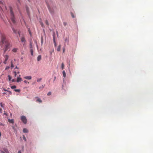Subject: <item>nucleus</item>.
<instances>
[{
	"label": "nucleus",
	"mask_w": 153,
	"mask_h": 153,
	"mask_svg": "<svg viewBox=\"0 0 153 153\" xmlns=\"http://www.w3.org/2000/svg\"><path fill=\"white\" fill-rule=\"evenodd\" d=\"M12 29H13V30L14 33H16L17 31L16 30H15L13 28Z\"/></svg>",
	"instance_id": "obj_26"
},
{
	"label": "nucleus",
	"mask_w": 153,
	"mask_h": 153,
	"mask_svg": "<svg viewBox=\"0 0 153 153\" xmlns=\"http://www.w3.org/2000/svg\"><path fill=\"white\" fill-rule=\"evenodd\" d=\"M4 104H3L2 102H1L0 103V105L2 108L4 107Z\"/></svg>",
	"instance_id": "obj_23"
},
{
	"label": "nucleus",
	"mask_w": 153,
	"mask_h": 153,
	"mask_svg": "<svg viewBox=\"0 0 153 153\" xmlns=\"http://www.w3.org/2000/svg\"><path fill=\"white\" fill-rule=\"evenodd\" d=\"M37 98V100H36V101L37 102H40V103H41L42 102V100L39 98Z\"/></svg>",
	"instance_id": "obj_14"
},
{
	"label": "nucleus",
	"mask_w": 153,
	"mask_h": 153,
	"mask_svg": "<svg viewBox=\"0 0 153 153\" xmlns=\"http://www.w3.org/2000/svg\"><path fill=\"white\" fill-rule=\"evenodd\" d=\"M14 67V66L12 62L11 61V67L13 68Z\"/></svg>",
	"instance_id": "obj_32"
},
{
	"label": "nucleus",
	"mask_w": 153,
	"mask_h": 153,
	"mask_svg": "<svg viewBox=\"0 0 153 153\" xmlns=\"http://www.w3.org/2000/svg\"><path fill=\"white\" fill-rule=\"evenodd\" d=\"M3 90H4V91H7V92H8L9 93L8 95V96H7V97H9V95H11L12 94V92L11 91H9L8 90H6L5 89H4V88Z\"/></svg>",
	"instance_id": "obj_7"
},
{
	"label": "nucleus",
	"mask_w": 153,
	"mask_h": 153,
	"mask_svg": "<svg viewBox=\"0 0 153 153\" xmlns=\"http://www.w3.org/2000/svg\"><path fill=\"white\" fill-rule=\"evenodd\" d=\"M9 78V81H10L11 79V77L10 75H8V76Z\"/></svg>",
	"instance_id": "obj_31"
},
{
	"label": "nucleus",
	"mask_w": 153,
	"mask_h": 153,
	"mask_svg": "<svg viewBox=\"0 0 153 153\" xmlns=\"http://www.w3.org/2000/svg\"><path fill=\"white\" fill-rule=\"evenodd\" d=\"M65 51V48H64V49L63 50V52L64 53Z\"/></svg>",
	"instance_id": "obj_45"
},
{
	"label": "nucleus",
	"mask_w": 153,
	"mask_h": 153,
	"mask_svg": "<svg viewBox=\"0 0 153 153\" xmlns=\"http://www.w3.org/2000/svg\"><path fill=\"white\" fill-rule=\"evenodd\" d=\"M45 23L46 24L48 25H49V23H48V21L47 20H46L45 21Z\"/></svg>",
	"instance_id": "obj_30"
},
{
	"label": "nucleus",
	"mask_w": 153,
	"mask_h": 153,
	"mask_svg": "<svg viewBox=\"0 0 153 153\" xmlns=\"http://www.w3.org/2000/svg\"><path fill=\"white\" fill-rule=\"evenodd\" d=\"M44 88V86L43 85H42V88Z\"/></svg>",
	"instance_id": "obj_51"
},
{
	"label": "nucleus",
	"mask_w": 153,
	"mask_h": 153,
	"mask_svg": "<svg viewBox=\"0 0 153 153\" xmlns=\"http://www.w3.org/2000/svg\"><path fill=\"white\" fill-rule=\"evenodd\" d=\"M46 3L47 4V6L48 7V9L49 10L50 13L51 14L53 15L54 13V11L53 9L51 6V4H52V2L50 1V3L48 2V1H46Z\"/></svg>",
	"instance_id": "obj_3"
},
{
	"label": "nucleus",
	"mask_w": 153,
	"mask_h": 153,
	"mask_svg": "<svg viewBox=\"0 0 153 153\" xmlns=\"http://www.w3.org/2000/svg\"><path fill=\"white\" fill-rule=\"evenodd\" d=\"M2 111V110L1 108H0V113H1Z\"/></svg>",
	"instance_id": "obj_40"
},
{
	"label": "nucleus",
	"mask_w": 153,
	"mask_h": 153,
	"mask_svg": "<svg viewBox=\"0 0 153 153\" xmlns=\"http://www.w3.org/2000/svg\"><path fill=\"white\" fill-rule=\"evenodd\" d=\"M30 49H32V45L31 43H30Z\"/></svg>",
	"instance_id": "obj_38"
},
{
	"label": "nucleus",
	"mask_w": 153,
	"mask_h": 153,
	"mask_svg": "<svg viewBox=\"0 0 153 153\" xmlns=\"http://www.w3.org/2000/svg\"><path fill=\"white\" fill-rule=\"evenodd\" d=\"M55 78H56V77H55V78H54V79H55Z\"/></svg>",
	"instance_id": "obj_52"
},
{
	"label": "nucleus",
	"mask_w": 153,
	"mask_h": 153,
	"mask_svg": "<svg viewBox=\"0 0 153 153\" xmlns=\"http://www.w3.org/2000/svg\"><path fill=\"white\" fill-rule=\"evenodd\" d=\"M14 91H15L16 92H19L20 90L19 89H15Z\"/></svg>",
	"instance_id": "obj_29"
},
{
	"label": "nucleus",
	"mask_w": 153,
	"mask_h": 153,
	"mask_svg": "<svg viewBox=\"0 0 153 153\" xmlns=\"http://www.w3.org/2000/svg\"><path fill=\"white\" fill-rule=\"evenodd\" d=\"M10 68V67L9 66H7L6 67V68H5V70H8V69H9Z\"/></svg>",
	"instance_id": "obj_35"
},
{
	"label": "nucleus",
	"mask_w": 153,
	"mask_h": 153,
	"mask_svg": "<svg viewBox=\"0 0 153 153\" xmlns=\"http://www.w3.org/2000/svg\"><path fill=\"white\" fill-rule=\"evenodd\" d=\"M15 68L18 69L19 68L17 67V66H16Z\"/></svg>",
	"instance_id": "obj_48"
},
{
	"label": "nucleus",
	"mask_w": 153,
	"mask_h": 153,
	"mask_svg": "<svg viewBox=\"0 0 153 153\" xmlns=\"http://www.w3.org/2000/svg\"><path fill=\"white\" fill-rule=\"evenodd\" d=\"M3 150H0L1 153H9L8 149L6 148H4L3 149Z\"/></svg>",
	"instance_id": "obj_5"
},
{
	"label": "nucleus",
	"mask_w": 153,
	"mask_h": 153,
	"mask_svg": "<svg viewBox=\"0 0 153 153\" xmlns=\"http://www.w3.org/2000/svg\"><path fill=\"white\" fill-rule=\"evenodd\" d=\"M41 42L42 43V42H43V40H42V41H41Z\"/></svg>",
	"instance_id": "obj_49"
},
{
	"label": "nucleus",
	"mask_w": 153,
	"mask_h": 153,
	"mask_svg": "<svg viewBox=\"0 0 153 153\" xmlns=\"http://www.w3.org/2000/svg\"><path fill=\"white\" fill-rule=\"evenodd\" d=\"M39 22H40V23L41 26H42V27H44V25L43 22L42 21H40Z\"/></svg>",
	"instance_id": "obj_19"
},
{
	"label": "nucleus",
	"mask_w": 153,
	"mask_h": 153,
	"mask_svg": "<svg viewBox=\"0 0 153 153\" xmlns=\"http://www.w3.org/2000/svg\"><path fill=\"white\" fill-rule=\"evenodd\" d=\"M23 131L24 133H27L28 132V130L26 128H24Z\"/></svg>",
	"instance_id": "obj_11"
},
{
	"label": "nucleus",
	"mask_w": 153,
	"mask_h": 153,
	"mask_svg": "<svg viewBox=\"0 0 153 153\" xmlns=\"http://www.w3.org/2000/svg\"><path fill=\"white\" fill-rule=\"evenodd\" d=\"M19 1V0H18Z\"/></svg>",
	"instance_id": "obj_53"
},
{
	"label": "nucleus",
	"mask_w": 153,
	"mask_h": 153,
	"mask_svg": "<svg viewBox=\"0 0 153 153\" xmlns=\"http://www.w3.org/2000/svg\"><path fill=\"white\" fill-rule=\"evenodd\" d=\"M41 59V56L39 55L37 57V61H40Z\"/></svg>",
	"instance_id": "obj_15"
},
{
	"label": "nucleus",
	"mask_w": 153,
	"mask_h": 153,
	"mask_svg": "<svg viewBox=\"0 0 153 153\" xmlns=\"http://www.w3.org/2000/svg\"><path fill=\"white\" fill-rule=\"evenodd\" d=\"M30 52L31 53V54L32 56L33 55V51L32 49H30Z\"/></svg>",
	"instance_id": "obj_20"
},
{
	"label": "nucleus",
	"mask_w": 153,
	"mask_h": 153,
	"mask_svg": "<svg viewBox=\"0 0 153 153\" xmlns=\"http://www.w3.org/2000/svg\"><path fill=\"white\" fill-rule=\"evenodd\" d=\"M21 41L22 42L25 43L26 42L25 39L24 37H22L21 39Z\"/></svg>",
	"instance_id": "obj_9"
},
{
	"label": "nucleus",
	"mask_w": 153,
	"mask_h": 153,
	"mask_svg": "<svg viewBox=\"0 0 153 153\" xmlns=\"http://www.w3.org/2000/svg\"><path fill=\"white\" fill-rule=\"evenodd\" d=\"M7 94V93H6V92H3V94Z\"/></svg>",
	"instance_id": "obj_41"
},
{
	"label": "nucleus",
	"mask_w": 153,
	"mask_h": 153,
	"mask_svg": "<svg viewBox=\"0 0 153 153\" xmlns=\"http://www.w3.org/2000/svg\"><path fill=\"white\" fill-rule=\"evenodd\" d=\"M21 75H19L17 77L16 82H21L22 81V79L20 77Z\"/></svg>",
	"instance_id": "obj_6"
},
{
	"label": "nucleus",
	"mask_w": 153,
	"mask_h": 153,
	"mask_svg": "<svg viewBox=\"0 0 153 153\" xmlns=\"http://www.w3.org/2000/svg\"><path fill=\"white\" fill-rule=\"evenodd\" d=\"M51 92H49L47 94V95L50 96L51 95Z\"/></svg>",
	"instance_id": "obj_33"
},
{
	"label": "nucleus",
	"mask_w": 153,
	"mask_h": 153,
	"mask_svg": "<svg viewBox=\"0 0 153 153\" xmlns=\"http://www.w3.org/2000/svg\"><path fill=\"white\" fill-rule=\"evenodd\" d=\"M7 60H4V62L3 63L4 64H7Z\"/></svg>",
	"instance_id": "obj_37"
},
{
	"label": "nucleus",
	"mask_w": 153,
	"mask_h": 153,
	"mask_svg": "<svg viewBox=\"0 0 153 153\" xmlns=\"http://www.w3.org/2000/svg\"><path fill=\"white\" fill-rule=\"evenodd\" d=\"M61 68L62 69H63L64 68V65L63 63H62L61 65Z\"/></svg>",
	"instance_id": "obj_21"
},
{
	"label": "nucleus",
	"mask_w": 153,
	"mask_h": 153,
	"mask_svg": "<svg viewBox=\"0 0 153 153\" xmlns=\"http://www.w3.org/2000/svg\"><path fill=\"white\" fill-rule=\"evenodd\" d=\"M10 10V20L13 24H15L16 21L14 13L12 10V8L11 7H9Z\"/></svg>",
	"instance_id": "obj_2"
},
{
	"label": "nucleus",
	"mask_w": 153,
	"mask_h": 153,
	"mask_svg": "<svg viewBox=\"0 0 153 153\" xmlns=\"http://www.w3.org/2000/svg\"><path fill=\"white\" fill-rule=\"evenodd\" d=\"M61 45H59L58 47L57 48V51H60L61 48Z\"/></svg>",
	"instance_id": "obj_10"
},
{
	"label": "nucleus",
	"mask_w": 153,
	"mask_h": 153,
	"mask_svg": "<svg viewBox=\"0 0 153 153\" xmlns=\"http://www.w3.org/2000/svg\"><path fill=\"white\" fill-rule=\"evenodd\" d=\"M23 139L24 140H25V141H26V139L25 136L24 135H23Z\"/></svg>",
	"instance_id": "obj_25"
},
{
	"label": "nucleus",
	"mask_w": 153,
	"mask_h": 153,
	"mask_svg": "<svg viewBox=\"0 0 153 153\" xmlns=\"http://www.w3.org/2000/svg\"><path fill=\"white\" fill-rule=\"evenodd\" d=\"M14 77H16V75H17V73H16V71H14Z\"/></svg>",
	"instance_id": "obj_28"
},
{
	"label": "nucleus",
	"mask_w": 153,
	"mask_h": 153,
	"mask_svg": "<svg viewBox=\"0 0 153 153\" xmlns=\"http://www.w3.org/2000/svg\"><path fill=\"white\" fill-rule=\"evenodd\" d=\"M24 78L25 79L30 80L32 78V77L31 76H27L24 77Z\"/></svg>",
	"instance_id": "obj_8"
},
{
	"label": "nucleus",
	"mask_w": 153,
	"mask_h": 153,
	"mask_svg": "<svg viewBox=\"0 0 153 153\" xmlns=\"http://www.w3.org/2000/svg\"><path fill=\"white\" fill-rule=\"evenodd\" d=\"M24 82H25V83H27V81H26V80H25V81H24Z\"/></svg>",
	"instance_id": "obj_42"
},
{
	"label": "nucleus",
	"mask_w": 153,
	"mask_h": 153,
	"mask_svg": "<svg viewBox=\"0 0 153 153\" xmlns=\"http://www.w3.org/2000/svg\"><path fill=\"white\" fill-rule=\"evenodd\" d=\"M21 119L22 121L25 124H26L27 122V120L26 117L25 116H22L21 117Z\"/></svg>",
	"instance_id": "obj_4"
},
{
	"label": "nucleus",
	"mask_w": 153,
	"mask_h": 153,
	"mask_svg": "<svg viewBox=\"0 0 153 153\" xmlns=\"http://www.w3.org/2000/svg\"><path fill=\"white\" fill-rule=\"evenodd\" d=\"M41 80H42L41 78L38 79H37V81L38 82H39Z\"/></svg>",
	"instance_id": "obj_34"
},
{
	"label": "nucleus",
	"mask_w": 153,
	"mask_h": 153,
	"mask_svg": "<svg viewBox=\"0 0 153 153\" xmlns=\"http://www.w3.org/2000/svg\"><path fill=\"white\" fill-rule=\"evenodd\" d=\"M18 153H22L21 151H18Z\"/></svg>",
	"instance_id": "obj_44"
},
{
	"label": "nucleus",
	"mask_w": 153,
	"mask_h": 153,
	"mask_svg": "<svg viewBox=\"0 0 153 153\" xmlns=\"http://www.w3.org/2000/svg\"><path fill=\"white\" fill-rule=\"evenodd\" d=\"M62 74H63V77L64 78H65L66 76V73L65 71H62Z\"/></svg>",
	"instance_id": "obj_13"
},
{
	"label": "nucleus",
	"mask_w": 153,
	"mask_h": 153,
	"mask_svg": "<svg viewBox=\"0 0 153 153\" xmlns=\"http://www.w3.org/2000/svg\"><path fill=\"white\" fill-rule=\"evenodd\" d=\"M4 114L5 115H7V114L5 112H4Z\"/></svg>",
	"instance_id": "obj_46"
},
{
	"label": "nucleus",
	"mask_w": 153,
	"mask_h": 153,
	"mask_svg": "<svg viewBox=\"0 0 153 153\" xmlns=\"http://www.w3.org/2000/svg\"><path fill=\"white\" fill-rule=\"evenodd\" d=\"M8 121L9 123H13V122H14V121H13V120L12 119H9L8 120Z\"/></svg>",
	"instance_id": "obj_16"
},
{
	"label": "nucleus",
	"mask_w": 153,
	"mask_h": 153,
	"mask_svg": "<svg viewBox=\"0 0 153 153\" xmlns=\"http://www.w3.org/2000/svg\"><path fill=\"white\" fill-rule=\"evenodd\" d=\"M54 51V49H53L52 50V51H50V54L51 55H52V53Z\"/></svg>",
	"instance_id": "obj_27"
},
{
	"label": "nucleus",
	"mask_w": 153,
	"mask_h": 153,
	"mask_svg": "<svg viewBox=\"0 0 153 153\" xmlns=\"http://www.w3.org/2000/svg\"><path fill=\"white\" fill-rule=\"evenodd\" d=\"M71 16L72 17V18H74L75 17H74V15L72 13H71Z\"/></svg>",
	"instance_id": "obj_36"
},
{
	"label": "nucleus",
	"mask_w": 153,
	"mask_h": 153,
	"mask_svg": "<svg viewBox=\"0 0 153 153\" xmlns=\"http://www.w3.org/2000/svg\"><path fill=\"white\" fill-rule=\"evenodd\" d=\"M17 73L18 74H19V71H18L17 72Z\"/></svg>",
	"instance_id": "obj_50"
},
{
	"label": "nucleus",
	"mask_w": 153,
	"mask_h": 153,
	"mask_svg": "<svg viewBox=\"0 0 153 153\" xmlns=\"http://www.w3.org/2000/svg\"><path fill=\"white\" fill-rule=\"evenodd\" d=\"M0 4H2V2L1 1H0Z\"/></svg>",
	"instance_id": "obj_47"
},
{
	"label": "nucleus",
	"mask_w": 153,
	"mask_h": 153,
	"mask_svg": "<svg viewBox=\"0 0 153 153\" xmlns=\"http://www.w3.org/2000/svg\"><path fill=\"white\" fill-rule=\"evenodd\" d=\"M28 31H29V33L31 35V32H30V29L29 28V29H28Z\"/></svg>",
	"instance_id": "obj_39"
},
{
	"label": "nucleus",
	"mask_w": 153,
	"mask_h": 153,
	"mask_svg": "<svg viewBox=\"0 0 153 153\" xmlns=\"http://www.w3.org/2000/svg\"><path fill=\"white\" fill-rule=\"evenodd\" d=\"M11 88L13 89H14L16 88V86L15 85L12 86L11 87Z\"/></svg>",
	"instance_id": "obj_22"
},
{
	"label": "nucleus",
	"mask_w": 153,
	"mask_h": 153,
	"mask_svg": "<svg viewBox=\"0 0 153 153\" xmlns=\"http://www.w3.org/2000/svg\"><path fill=\"white\" fill-rule=\"evenodd\" d=\"M12 82H14L15 81L14 80V79H13L12 80Z\"/></svg>",
	"instance_id": "obj_43"
},
{
	"label": "nucleus",
	"mask_w": 153,
	"mask_h": 153,
	"mask_svg": "<svg viewBox=\"0 0 153 153\" xmlns=\"http://www.w3.org/2000/svg\"><path fill=\"white\" fill-rule=\"evenodd\" d=\"M68 39L67 38H66L65 40V43H68Z\"/></svg>",
	"instance_id": "obj_18"
},
{
	"label": "nucleus",
	"mask_w": 153,
	"mask_h": 153,
	"mask_svg": "<svg viewBox=\"0 0 153 153\" xmlns=\"http://www.w3.org/2000/svg\"><path fill=\"white\" fill-rule=\"evenodd\" d=\"M53 42H54V46H55V47H56V42H55V37H54V36H53Z\"/></svg>",
	"instance_id": "obj_12"
},
{
	"label": "nucleus",
	"mask_w": 153,
	"mask_h": 153,
	"mask_svg": "<svg viewBox=\"0 0 153 153\" xmlns=\"http://www.w3.org/2000/svg\"><path fill=\"white\" fill-rule=\"evenodd\" d=\"M1 45L2 47L4 46V48H3L4 50V54L10 48L11 46L10 43L6 39L5 36L4 34H2L1 35ZM3 56L5 59V60H7L9 57V56L7 54L3 55Z\"/></svg>",
	"instance_id": "obj_1"
},
{
	"label": "nucleus",
	"mask_w": 153,
	"mask_h": 153,
	"mask_svg": "<svg viewBox=\"0 0 153 153\" xmlns=\"http://www.w3.org/2000/svg\"><path fill=\"white\" fill-rule=\"evenodd\" d=\"M18 49L17 48H14L12 50V51L14 52H16L17 51Z\"/></svg>",
	"instance_id": "obj_17"
},
{
	"label": "nucleus",
	"mask_w": 153,
	"mask_h": 153,
	"mask_svg": "<svg viewBox=\"0 0 153 153\" xmlns=\"http://www.w3.org/2000/svg\"><path fill=\"white\" fill-rule=\"evenodd\" d=\"M63 23L64 25L65 26H66L67 25V23L66 22H63Z\"/></svg>",
	"instance_id": "obj_24"
}]
</instances>
